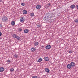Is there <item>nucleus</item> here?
Listing matches in <instances>:
<instances>
[{
  "instance_id": "10",
  "label": "nucleus",
  "mask_w": 78,
  "mask_h": 78,
  "mask_svg": "<svg viewBox=\"0 0 78 78\" xmlns=\"http://www.w3.org/2000/svg\"><path fill=\"white\" fill-rule=\"evenodd\" d=\"M41 8V5H38L36 6V8L37 9H39Z\"/></svg>"
},
{
  "instance_id": "27",
  "label": "nucleus",
  "mask_w": 78,
  "mask_h": 78,
  "mask_svg": "<svg viewBox=\"0 0 78 78\" xmlns=\"http://www.w3.org/2000/svg\"><path fill=\"white\" fill-rule=\"evenodd\" d=\"M38 78V77L36 76H32V78Z\"/></svg>"
},
{
  "instance_id": "16",
  "label": "nucleus",
  "mask_w": 78,
  "mask_h": 78,
  "mask_svg": "<svg viewBox=\"0 0 78 78\" xmlns=\"http://www.w3.org/2000/svg\"><path fill=\"white\" fill-rule=\"evenodd\" d=\"M17 36V34H13L12 35L13 37L14 38V39H16V38Z\"/></svg>"
},
{
  "instance_id": "15",
  "label": "nucleus",
  "mask_w": 78,
  "mask_h": 78,
  "mask_svg": "<svg viewBox=\"0 0 78 78\" xmlns=\"http://www.w3.org/2000/svg\"><path fill=\"white\" fill-rule=\"evenodd\" d=\"M70 65H71V67H75V63L74 62H71L70 63Z\"/></svg>"
},
{
  "instance_id": "5",
  "label": "nucleus",
  "mask_w": 78,
  "mask_h": 78,
  "mask_svg": "<svg viewBox=\"0 0 78 78\" xmlns=\"http://www.w3.org/2000/svg\"><path fill=\"white\" fill-rule=\"evenodd\" d=\"M51 46H50V45H48L46 46L45 48H46V49H47V50H48L49 49H50V48H51Z\"/></svg>"
},
{
  "instance_id": "32",
  "label": "nucleus",
  "mask_w": 78,
  "mask_h": 78,
  "mask_svg": "<svg viewBox=\"0 0 78 78\" xmlns=\"http://www.w3.org/2000/svg\"><path fill=\"white\" fill-rule=\"evenodd\" d=\"M76 8L77 9H78V5H76Z\"/></svg>"
},
{
  "instance_id": "24",
  "label": "nucleus",
  "mask_w": 78,
  "mask_h": 78,
  "mask_svg": "<svg viewBox=\"0 0 78 78\" xmlns=\"http://www.w3.org/2000/svg\"><path fill=\"white\" fill-rule=\"evenodd\" d=\"M13 71H14V68H12L10 69V72H13Z\"/></svg>"
},
{
  "instance_id": "17",
  "label": "nucleus",
  "mask_w": 78,
  "mask_h": 78,
  "mask_svg": "<svg viewBox=\"0 0 78 78\" xmlns=\"http://www.w3.org/2000/svg\"><path fill=\"white\" fill-rule=\"evenodd\" d=\"M23 14H26L27 13V11L26 10H23Z\"/></svg>"
},
{
  "instance_id": "12",
  "label": "nucleus",
  "mask_w": 78,
  "mask_h": 78,
  "mask_svg": "<svg viewBox=\"0 0 78 78\" xmlns=\"http://www.w3.org/2000/svg\"><path fill=\"white\" fill-rule=\"evenodd\" d=\"M70 8L71 9H74L75 8V5L74 4H73L70 6Z\"/></svg>"
},
{
  "instance_id": "33",
  "label": "nucleus",
  "mask_w": 78,
  "mask_h": 78,
  "mask_svg": "<svg viewBox=\"0 0 78 78\" xmlns=\"http://www.w3.org/2000/svg\"><path fill=\"white\" fill-rule=\"evenodd\" d=\"M48 6H51V4L48 3Z\"/></svg>"
},
{
  "instance_id": "3",
  "label": "nucleus",
  "mask_w": 78,
  "mask_h": 78,
  "mask_svg": "<svg viewBox=\"0 0 78 78\" xmlns=\"http://www.w3.org/2000/svg\"><path fill=\"white\" fill-rule=\"evenodd\" d=\"M2 21L3 22H6L8 21V18L6 16H4L2 18Z\"/></svg>"
},
{
  "instance_id": "36",
  "label": "nucleus",
  "mask_w": 78,
  "mask_h": 78,
  "mask_svg": "<svg viewBox=\"0 0 78 78\" xmlns=\"http://www.w3.org/2000/svg\"><path fill=\"white\" fill-rule=\"evenodd\" d=\"M41 47H42V48H44V46H41Z\"/></svg>"
},
{
  "instance_id": "22",
  "label": "nucleus",
  "mask_w": 78,
  "mask_h": 78,
  "mask_svg": "<svg viewBox=\"0 0 78 78\" xmlns=\"http://www.w3.org/2000/svg\"><path fill=\"white\" fill-rule=\"evenodd\" d=\"M74 22L75 23L77 24L78 23V20L77 19H76V20H74Z\"/></svg>"
},
{
  "instance_id": "34",
  "label": "nucleus",
  "mask_w": 78,
  "mask_h": 78,
  "mask_svg": "<svg viewBox=\"0 0 78 78\" xmlns=\"http://www.w3.org/2000/svg\"><path fill=\"white\" fill-rule=\"evenodd\" d=\"M2 32H0V36H2Z\"/></svg>"
},
{
  "instance_id": "19",
  "label": "nucleus",
  "mask_w": 78,
  "mask_h": 78,
  "mask_svg": "<svg viewBox=\"0 0 78 78\" xmlns=\"http://www.w3.org/2000/svg\"><path fill=\"white\" fill-rule=\"evenodd\" d=\"M39 45V42H35L34 44V46H37V45Z\"/></svg>"
},
{
  "instance_id": "35",
  "label": "nucleus",
  "mask_w": 78,
  "mask_h": 78,
  "mask_svg": "<svg viewBox=\"0 0 78 78\" xmlns=\"http://www.w3.org/2000/svg\"><path fill=\"white\" fill-rule=\"evenodd\" d=\"M1 27H2V25L0 24V28H1Z\"/></svg>"
},
{
  "instance_id": "30",
  "label": "nucleus",
  "mask_w": 78,
  "mask_h": 78,
  "mask_svg": "<svg viewBox=\"0 0 78 78\" xmlns=\"http://www.w3.org/2000/svg\"><path fill=\"white\" fill-rule=\"evenodd\" d=\"M69 53H72L73 51H69Z\"/></svg>"
},
{
  "instance_id": "20",
  "label": "nucleus",
  "mask_w": 78,
  "mask_h": 78,
  "mask_svg": "<svg viewBox=\"0 0 78 78\" xmlns=\"http://www.w3.org/2000/svg\"><path fill=\"white\" fill-rule=\"evenodd\" d=\"M11 24L12 25V26L15 25V21H12V22L11 23Z\"/></svg>"
},
{
  "instance_id": "21",
  "label": "nucleus",
  "mask_w": 78,
  "mask_h": 78,
  "mask_svg": "<svg viewBox=\"0 0 78 78\" xmlns=\"http://www.w3.org/2000/svg\"><path fill=\"white\" fill-rule=\"evenodd\" d=\"M42 61V58H40L37 61V62H41V61Z\"/></svg>"
},
{
  "instance_id": "29",
  "label": "nucleus",
  "mask_w": 78,
  "mask_h": 78,
  "mask_svg": "<svg viewBox=\"0 0 78 78\" xmlns=\"http://www.w3.org/2000/svg\"><path fill=\"white\" fill-rule=\"evenodd\" d=\"M14 56L15 57V58H16L17 57L18 55H17L15 54L14 55Z\"/></svg>"
},
{
  "instance_id": "37",
  "label": "nucleus",
  "mask_w": 78,
  "mask_h": 78,
  "mask_svg": "<svg viewBox=\"0 0 78 78\" xmlns=\"http://www.w3.org/2000/svg\"><path fill=\"white\" fill-rule=\"evenodd\" d=\"M0 2H1V1H0Z\"/></svg>"
},
{
  "instance_id": "1",
  "label": "nucleus",
  "mask_w": 78,
  "mask_h": 78,
  "mask_svg": "<svg viewBox=\"0 0 78 78\" xmlns=\"http://www.w3.org/2000/svg\"><path fill=\"white\" fill-rule=\"evenodd\" d=\"M47 19H51V14L49 13H48L46 14V16L44 17L43 19L44 20H45Z\"/></svg>"
},
{
  "instance_id": "28",
  "label": "nucleus",
  "mask_w": 78,
  "mask_h": 78,
  "mask_svg": "<svg viewBox=\"0 0 78 78\" xmlns=\"http://www.w3.org/2000/svg\"><path fill=\"white\" fill-rule=\"evenodd\" d=\"M37 27L38 28H39V27H41V25L39 24H38L37 25Z\"/></svg>"
},
{
  "instance_id": "7",
  "label": "nucleus",
  "mask_w": 78,
  "mask_h": 78,
  "mask_svg": "<svg viewBox=\"0 0 78 78\" xmlns=\"http://www.w3.org/2000/svg\"><path fill=\"white\" fill-rule=\"evenodd\" d=\"M15 39H16L18 41H20V39H21V38H20V37L18 36L17 35Z\"/></svg>"
},
{
  "instance_id": "26",
  "label": "nucleus",
  "mask_w": 78,
  "mask_h": 78,
  "mask_svg": "<svg viewBox=\"0 0 78 78\" xmlns=\"http://www.w3.org/2000/svg\"><path fill=\"white\" fill-rule=\"evenodd\" d=\"M24 5H25V3H22L21 4V6H24Z\"/></svg>"
},
{
  "instance_id": "11",
  "label": "nucleus",
  "mask_w": 78,
  "mask_h": 78,
  "mask_svg": "<svg viewBox=\"0 0 78 78\" xmlns=\"http://www.w3.org/2000/svg\"><path fill=\"white\" fill-rule=\"evenodd\" d=\"M24 20H25V18L23 17L21 18L20 20V22H23Z\"/></svg>"
},
{
  "instance_id": "13",
  "label": "nucleus",
  "mask_w": 78,
  "mask_h": 78,
  "mask_svg": "<svg viewBox=\"0 0 78 78\" xmlns=\"http://www.w3.org/2000/svg\"><path fill=\"white\" fill-rule=\"evenodd\" d=\"M67 67L68 69H70L72 68V66H71V65H70V64H68L67 65Z\"/></svg>"
},
{
  "instance_id": "2",
  "label": "nucleus",
  "mask_w": 78,
  "mask_h": 78,
  "mask_svg": "<svg viewBox=\"0 0 78 78\" xmlns=\"http://www.w3.org/2000/svg\"><path fill=\"white\" fill-rule=\"evenodd\" d=\"M54 20H55V19H53V18H51L50 19L49 18H47L46 20H44L45 22H48L49 23L53 22H54Z\"/></svg>"
},
{
  "instance_id": "38",
  "label": "nucleus",
  "mask_w": 78,
  "mask_h": 78,
  "mask_svg": "<svg viewBox=\"0 0 78 78\" xmlns=\"http://www.w3.org/2000/svg\"><path fill=\"white\" fill-rule=\"evenodd\" d=\"M0 2H1V1H0Z\"/></svg>"
},
{
  "instance_id": "8",
  "label": "nucleus",
  "mask_w": 78,
  "mask_h": 78,
  "mask_svg": "<svg viewBox=\"0 0 78 78\" xmlns=\"http://www.w3.org/2000/svg\"><path fill=\"white\" fill-rule=\"evenodd\" d=\"M5 70V68L4 67H1L0 68V72H2Z\"/></svg>"
},
{
  "instance_id": "6",
  "label": "nucleus",
  "mask_w": 78,
  "mask_h": 78,
  "mask_svg": "<svg viewBox=\"0 0 78 78\" xmlns=\"http://www.w3.org/2000/svg\"><path fill=\"white\" fill-rule=\"evenodd\" d=\"M44 70L45 72H47V73H49L50 72V69H49L48 68H45Z\"/></svg>"
},
{
  "instance_id": "31",
  "label": "nucleus",
  "mask_w": 78,
  "mask_h": 78,
  "mask_svg": "<svg viewBox=\"0 0 78 78\" xmlns=\"http://www.w3.org/2000/svg\"><path fill=\"white\" fill-rule=\"evenodd\" d=\"M7 62H10L11 60H7Z\"/></svg>"
},
{
  "instance_id": "25",
  "label": "nucleus",
  "mask_w": 78,
  "mask_h": 78,
  "mask_svg": "<svg viewBox=\"0 0 78 78\" xmlns=\"http://www.w3.org/2000/svg\"><path fill=\"white\" fill-rule=\"evenodd\" d=\"M18 30L20 32L22 31V29L20 28H19L18 29Z\"/></svg>"
},
{
  "instance_id": "9",
  "label": "nucleus",
  "mask_w": 78,
  "mask_h": 78,
  "mask_svg": "<svg viewBox=\"0 0 78 78\" xmlns=\"http://www.w3.org/2000/svg\"><path fill=\"white\" fill-rule=\"evenodd\" d=\"M31 50L32 52H34L36 51V48L34 47H32L31 48Z\"/></svg>"
},
{
  "instance_id": "18",
  "label": "nucleus",
  "mask_w": 78,
  "mask_h": 78,
  "mask_svg": "<svg viewBox=\"0 0 78 78\" xmlns=\"http://www.w3.org/2000/svg\"><path fill=\"white\" fill-rule=\"evenodd\" d=\"M28 32H29V30L28 29H26L24 30V33H27Z\"/></svg>"
},
{
  "instance_id": "4",
  "label": "nucleus",
  "mask_w": 78,
  "mask_h": 78,
  "mask_svg": "<svg viewBox=\"0 0 78 78\" xmlns=\"http://www.w3.org/2000/svg\"><path fill=\"white\" fill-rule=\"evenodd\" d=\"M51 18L52 19H55V14L51 13Z\"/></svg>"
},
{
  "instance_id": "23",
  "label": "nucleus",
  "mask_w": 78,
  "mask_h": 78,
  "mask_svg": "<svg viewBox=\"0 0 78 78\" xmlns=\"http://www.w3.org/2000/svg\"><path fill=\"white\" fill-rule=\"evenodd\" d=\"M30 15L31 17H33V16H34V13H30Z\"/></svg>"
},
{
  "instance_id": "14",
  "label": "nucleus",
  "mask_w": 78,
  "mask_h": 78,
  "mask_svg": "<svg viewBox=\"0 0 78 78\" xmlns=\"http://www.w3.org/2000/svg\"><path fill=\"white\" fill-rule=\"evenodd\" d=\"M44 61H48L49 59V58H48L47 57H45L44 58Z\"/></svg>"
}]
</instances>
